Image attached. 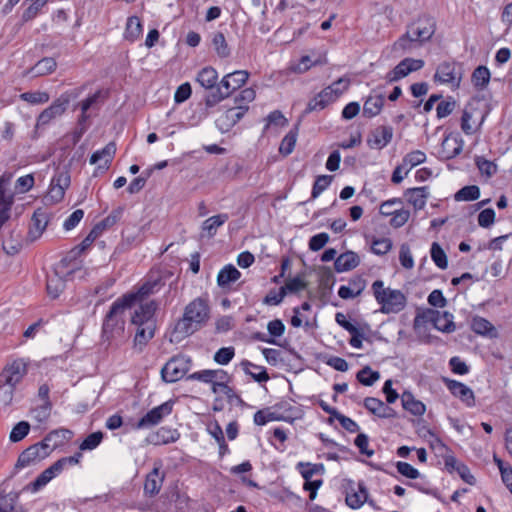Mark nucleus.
Returning <instances> with one entry per match:
<instances>
[{
	"instance_id": "f3484780",
	"label": "nucleus",
	"mask_w": 512,
	"mask_h": 512,
	"mask_svg": "<svg viewBox=\"0 0 512 512\" xmlns=\"http://www.w3.org/2000/svg\"><path fill=\"white\" fill-rule=\"evenodd\" d=\"M26 374V365L21 360L13 361L7 365L0 373V384L15 386L22 380Z\"/></svg>"
},
{
	"instance_id": "6e6d98bb",
	"label": "nucleus",
	"mask_w": 512,
	"mask_h": 512,
	"mask_svg": "<svg viewBox=\"0 0 512 512\" xmlns=\"http://www.w3.org/2000/svg\"><path fill=\"white\" fill-rule=\"evenodd\" d=\"M392 248V241L389 238H378L372 241L371 250L376 255H385Z\"/></svg>"
},
{
	"instance_id": "4be33fe9",
	"label": "nucleus",
	"mask_w": 512,
	"mask_h": 512,
	"mask_svg": "<svg viewBox=\"0 0 512 512\" xmlns=\"http://www.w3.org/2000/svg\"><path fill=\"white\" fill-rule=\"evenodd\" d=\"M385 103V96L382 93H376L375 90L366 98L363 104V116L373 118L380 114Z\"/></svg>"
},
{
	"instance_id": "6e6552de",
	"label": "nucleus",
	"mask_w": 512,
	"mask_h": 512,
	"mask_svg": "<svg viewBox=\"0 0 512 512\" xmlns=\"http://www.w3.org/2000/svg\"><path fill=\"white\" fill-rule=\"evenodd\" d=\"M427 322H431L434 328L445 333L454 332L456 328L453 322V315L447 311L440 312L433 309H426L422 313H417L413 321V326L417 329Z\"/></svg>"
},
{
	"instance_id": "f257e3e1",
	"label": "nucleus",
	"mask_w": 512,
	"mask_h": 512,
	"mask_svg": "<svg viewBox=\"0 0 512 512\" xmlns=\"http://www.w3.org/2000/svg\"><path fill=\"white\" fill-rule=\"evenodd\" d=\"M133 296H121L116 299L102 323L101 341L107 347L121 345L125 339V312L131 308Z\"/></svg>"
},
{
	"instance_id": "c03bdc74",
	"label": "nucleus",
	"mask_w": 512,
	"mask_h": 512,
	"mask_svg": "<svg viewBox=\"0 0 512 512\" xmlns=\"http://www.w3.org/2000/svg\"><path fill=\"white\" fill-rule=\"evenodd\" d=\"M82 457V454L80 452H77L73 456L69 457H62L58 459L56 462H54L51 465L52 470L54 471L55 475L57 476L60 474L67 466H73L79 463L80 458Z\"/></svg>"
},
{
	"instance_id": "8fccbe9b",
	"label": "nucleus",
	"mask_w": 512,
	"mask_h": 512,
	"mask_svg": "<svg viewBox=\"0 0 512 512\" xmlns=\"http://www.w3.org/2000/svg\"><path fill=\"white\" fill-rule=\"evenodd\" d=\"M29 431L30 424L26 421H21L13 427L9 439L14 443L19 442L28 435Z\"/></svg>"
},
{
	"instance_id": "1a4fd4ad",
	"label": "nucleus",
	"mask_w": 512,
	"mask_h": 512,
	"mask_svg": "<svg viewBox=\"0 0 512 512\" xmlns=\"http://www.w3.org/2000/svg\"><path fill=\"white\" fill-rule=\"evenodd\" d=\"M191 359L185 355L172 357L161 369L162 379L167 383H173L182 379L189 371Z\"/></svg>"
},
{
	"instance_id": "412c9836",
	"label": "nucleus",
	"mask_w": 512,
	"mask_h": 512,
	"mask_svg": "<svg viewBox=\"0 0 512 512\" xmlns=\"http://www.w3.org/2000/svg\"><path fill=\"white\" fill-rule=\"evenodd\" d=\"M364 407L379 418H395L396 411L383 401L375 397H366L363 402Z\"/></svg>"
},
{
	"instance_id": "0eeeda50",
	"label": "nucleus",
	"mask_w": 512,
	"mask_h": 512,
	"mask_svg": "<svg viewBox=\"0 0 512 512\" xmlns=\"http://www.w3.org/2000/svg\"><path fill=\"white\" fill-rule=\"evenodd\" d=\"M84 87L74 88L61 94L53 103L44 109L37 117L35 129L48 125L52 120L64 114L71 100L76 99Z\"/></svg>"
},
{
	"instance_id": "774afa93",
	"label": "nucleus",
	"mask_w": 512,
	"mask_h": 512,
	"mask_svg": "<svg viewBox=\"0 0 512 512\" xmlns=\"http://www.w3.org/2000/svg\"><path fill=\"white\" fill-rule=\"evenodd\" d=\"M495 221V212L492 208L482 210L478 215V224L483 228L490 227Z\"/></svg>"
},
{
	"instance_id": "423d86ee",
	"label": "nucleus",
	"mask_w": 512,
	"mask_h": 512,
	"mask_svg": "<svg viewBox=\"0 0 512 512\" xmlns=\"http://www.w3.org/2000/svg\"><path fill=\"white\" fill-rule=\"evenodd\" d=\"M371 288L377 303L381 306V313H399L405 308L407 299L402 291L385 288L382 280L374 281Z\"/></svg>"
},
{
	"instance_id": "5fc2aeb1",
	"label": "nucleus",
	"mask_w": 512,
	"mask_h": 512,
	"mask_svg": "<svg viewBox=\"0 0 512 512\" xmlns=\"http://www.w3.org/2000/svg\"><path fill=\"white\" fill-rule=\"evenodd\" d=\"M122 213H123V208L118 207L117 209L113 210L106 218H104L102 221H100L96 225L99 226L100 230L103 232L104 230L115 225L120 220Z\"/></svg>"
},
{
	"instance_id": "69168bd1",
	"label": "nucleus",
	"mask_w": 512,
	"mask_h": 512,
	"mask_svg": "<svg viewBox=\"0 0 512 512\" xmlns=\"http://www.w3.org/2000/svg\"><path fill=\"white\" fill-rule=\"evenodd\" d=\"M329 241V235L325 232L312 236L309 240V249L311 251L321 250Z\"/></svg>"
},
{
	"instance_id": "052dcab7",
	"label": "nucleus",
	"mask_w": 512,
	"mask_h": 512,
	"mask_svg": "<svg viewBox=\"0 0 512 512\" xmlns=\"http://www.w3.org/2000/svg\"><path fill=\"white\" fill-rule=\"evenodd\" d=\"M390 216H392L390 225L394 228H400L408 221L410 212L405 209H398L394 210Z\"/></svg>"
},
{
	"instance_id": "a211bd4d",
	"label": "nucleus",
	"mask_w": 512,
	"mask_h": 512,
	"mask_svg": "<svg viewBox=\"0 0 512 512\" xmlns=\"http://www.w3.org/2000/svg\"><path fill=\"white\" fill-rule=\"evenodd\" d=\"M393 137V128L391 126H378L371 131L367 139L369 147L374 149H382L388 145Z\"/></svg>"
},
{
	"instance_id": "6ab92c4d",
	"label": "nucleus",
	"mask_w": 512,
	"mask_h": 512,
	"mask_svg": "<svg viewBox=\"0 0 512 512\" xmlns=\"http://www.w3.org/2000/svg\"><path fill=\"white\" fill-rule=\"evenodd\" d=\"M241 277L240 271L232 264L225 265L217 275V284L224 293L233 290L232 284Z\"/></svg>"
},
{
	"instance_id": "2eb2a0df",
	"label": "nucleus",
	"mask_w": 512,
	"mask_h": 512,
	"mask_svg": "<svg viewBox=\"0 0 512 512\" xmlns=\"http://www.w3.org/2000/svg\"><path fill=\"white\" fill-rule=\"evenodd\" d=\"M71 177L66 169H57L50 183L48 196L54 202H60L65 195V190L70 186Z\"/></svg>"
},
{
	"instance_id": "4d7b16f0",
	"label": "nucleus",
	"mask_w": 512,
	"mask_h": 512,
	"mask_svg": "<svg viewBox=\"0 0 512 512\" xmlns=\"http://www.w3.org/2000/svg\"><path fill=\"white\" fill-rule=\"evenodd\" d=\"M399 261L402 267L405 269H412L414 266V260L410 251V247L406 243L400 246Z\"/></svg>"
},
{
	"instance_id": "dca6fc26",
	"label": "nucleus",
	"mask_w": 512,
	"mask_h": 512,
	"mask_svg": "<svg viewBox=\"0 0 512 512\" xmlns=\"http://www.w3.org/2000/svg\"><path fill=\"white\" fill-rule=\"evenodd\" d=\"M443 382L450 393L458 398L463 404L471 408L475 406V395L472 389L462 382L443 378Z\"/></svg>"
},
{
	"instance_id": "c85d7f7f",
	"label": "nucleus",
	"mask_w": 512,
	"mask_h": 512,
	"mask_svg": "<svg viewBox=\"0 0 512 512\" xmlns=\"http://www.w3.org/2000/svg\"><path fill=\"white\" fill-rule=\"evenodd\" d=\"M471 329L479 335L487 336L489 338H496L498 336V332L493 324L487 319L475 316L472 319Z\"/></svg>"
},
{
	"instance_id": "f03ea898",
	"label": "nucleus",
	"mask_w": 512,
	"mask_h": 512,
	"mask_svg": "<svg viewBox=\"0 0 512 512\" xmlns=\"http://www.w3.org/2000/svg\"><path fill=\"white\" fill-rule=\"evenodd\" d=\"M71 434L70 430L64 428L49 432L42 441L29 446L19 455L15 469H22L45 459L64 440L69 439Z\"/></svg>"
},
{
	"instance_id": "680f3d73",
	"label": "nucleus",
	"mask_w": 512,
	"mask_h": 512,
	"mask_svg": "<svg viewBox=\"0 0 512 512\" xmlns=\"http://www.w3.org/2000/svg\"><path fill=\"white\" fill-rule=\"evenodd\" d=\"M307 286L306 282L301 279L300 277H294L292 279H289L284 286L281 287V289H284L285 295L289 293H297L303 289H305Z\"/></svg>"
},
{
	"instance_id": "c756f323",
	"label": "nucleus",
	"mask_w": 512,
	"mask_h": 512,
	"mask_svg": "<svg viewBox=\"0 0 512 512\" xmlns=\"http://www.w3.org/2000/svg\"><path fill=\"white\" fill-rule=\"evenodd\" d=\"M47 225V217L45 213L34 212L29 227L28 237L31 241L38 239Z\"/></svg>"
},
{
	"instance_id": "f8f14e48",
	"label": "nucleus",
	"mask_w": 512,
	"mask_h": 512,
	"mask_svg": "<svg viewBox=\"0 0 512 512\" xmlns=\"http://www.w3.org/2000/svg\"><path fill=\"white\" fill-rule=\"evenodd\" d=\"M173 409V402L166 401L163 404L154 407L141 417L134 425L136 429H148L159 424L165 416H168Z\"/></svg>"
},
{
	"instance_id": "a19ab883",
	"label": "nucleus",
	"mask_w": 512,
	"mask_h": 512,
	"mask_svg": "<svg viewBox=\"0 0 512 512\" xmlns=\"http://www.w3.org/2000/svg\"><path fill=\"white\" fill-rule=\"evenodd\" d=\"M211 40L214 50L220 58H227L230 56L231 51L222 32L213 33Z\"/></svg>"
},
{
	"instance_id": "ddd939ff",
	"label": "nucleus",
	"mask_w": 512,
	"mask_h": 512,
	"mask_svg": "<svg viewBox=\"0 0 512 512\" xmlns=\"http://www.w3.org/2000/svg\"><path fill=\"white\" fill-rule=\"evenodd\" d=\"M249 107L246 105L235 106L227 109L216 119V126L222 132H229L247 113Z\"/></svg>"
},
{
	"instance_id": "aec40b11",
	"label": "nucleus",
	"mask_w": 512,
	"mask_h": 512,
	"mask_svg": "<svg viewBox=\"0 0 512 512\" xmlns=\"http://www.w3.org/2000/svg\"><path fill=\"white\" fill-rule=\"evenodd\" d=\"M165 473L161 471V466H155L146 476L144 483V493L150 497L157 495L163 485Z\"/></svg>"
},
{
	"instance_id": "603ef678",
	"label": "nucleus",
	"mask_w": 512,
	"mask_h": 512,
	"mask_svg": "<svg viewBox=\"0 0 512 512\" xmlns=\"http://www.w3.org/2000/svg\"><path fill=\"white\" fill-rule=\"evenodd\" d=\"M103 433L101 431H96L89 434L83 442L80 444V450H93L95 449L103 440Z\"/></svg>"
},
{
	"instance_id": "09e8293b",
	"label": "nucleus",
	"mask_w": 512,
	"mask_h": 512,
	"mask_svg": "<svg viewBox=\"0 0 512 512\" xmlns=\"http://www.w3.org/2000/svg\"><path fill=\"white\" fill-rule=\"evenodd\" d=\"M333 176L331 175H320L315 179L313 184L311 198L316 199L325 189L328 188L332 182Z\"/></svg>"
},
{
	"instance_id": "b1692460",
	"label": "nucleus",
	"mask_w": 512,
	"mask_h": 512,
	"mask_svg": "<svg viewBox=\"0 0 512 512\" xmlns=\"http://www.w3.org/2000/svg\"><path fill=\"white\" fill-rule=\"evenodd\" d=\"M404 196L415 210H421L425 207L429 196L428 187L409 188L404 192Z\"/></svg>"
},
{
	"instance_id": "79ce46f5",
	"label": "nucleus",
	"mask_w": 512,
	"mask_h": 512,
	"mask_svg": "<svg viewBox=\"0 0 512 512\" xmlns=\"http://www.w3.org/2000/svg\"><path fill=\"white\" fill-rule=\"evenodd\" d=\"M297 469L305 481L311 480L314 474L324 472L323 464H312L309 462H299Z\"/></svg>"
},
{
	"instance_id": "ea45409f",
	"label": "nucleus",
	"mask_w": 512,
	"mask_h": 512,
	"mask_svg": "<svg viewBox=\"0 0 512 512\" xmlns=\"http://www.w3.org/2000/svg\"><path fill=\"white\" fill-rule=\"evenodd\" d=\"M228 218V214H218L212 216L203 222L202 230L207 232L208 237H213L216 234L217 229L223 225L228 220Z\"/></svg>"
},
{
	"instance_id": "20e7f679",
	"label": "nucleus",
	"mask_w": 512,
	"mask_h": 512,
	"mask_svg": "<svg viewBox=\"0 0 512 512\" xmlns=\"http://www.w3.org/2000/svg\"><path fill=\"white\" fill-rule=\"evenodd\" d=\"M436 31V21L432 16L421 15L416 21L411 23L405 34H403L395 43V50H411L416 43L422 45L429 41Z\"/></svg>"
},
{
	"instance_id": "4c0bfd02",
	"label": "nucleus",
	"mask_w": 512,
	"mask_h": 512,
	"mask_svg": "<svg viewBox=\"0 0 512 512\" xmlns=\"http://www.w3.org/2000/svg\"><path fill=\"white\" fill-rule=\"evenodd\" d=\"M55 473L52 470L51 466L45 469L33 482H30L24 490H28L31 492H37L45 487L54 477Z\"/></svg>"
},
{
	"instance_id": "393cba45",
	"label": "nucleus",
	"mask_w": 512,
	"mask_h": 512,
	"mask_svg": "<svg viewBox=\"0 0 512 512\" xmlns=\"http://www.w3.org/2000/svg\"><path fill=\"white\" fill-rule=\"evenodd\" d=\"M360 264V258L353 251H346L340 254L334 261L336 272L342 273L356 268Z\"/></svg>"
},
{
	"instance_id": "7c9ffc66",
	"label": "nucleus",
	"mask_w": 512,
	"mask_h": 512,
	"mask_svg": "<svg viewBox=\"0 0 512 512\" xmlns=\"http://www.w3.org/2000/svg\"><path fill=\"white\" fill-rule=\"evenodd\" d=\"M241 366L244 372L250 375L253 378V380L258 383L267 382L270 378L267 373V370L263 366L253 364L248 360H243L241 362Z\"/></svg>"
},
{
	"instance_id": "2f4dec72",
	"label": "nucleus",
	"mask_w": 512,
	"mask_h": 512,
	"mask_svg": "<svg viewBox=\"0 0 512 512\" xmlns=\"http://www.w3.org/2000/svg\"><path fill=\"white\" fill-rule=\"evenodd\" d=\"M66 282L57 271L47 277L46 289L49 296L57 298L65 289Z\"/></svg>"
},
{
	"instance_id": "bb28decb",
	"label": "nucleus",
	"mask_w": 512,
	"mask_h": 512,
	"mask_svg": "<svg viewBox=\"0 0 512 512\" xmlns=\"http://www.w3.org/2000/svg\"><path fill=\"white\" fill-rule=\"evenodd\" d=\"M160 286V280L147 281L136 292L127 293L123 296H133L131 301V308H133L137 303L143 302L146 297L158 291Z\"/></svg>"
},
{
	"instance_id": "39448f33",
	"label": "nucleus",
	"mask_w": 512,
	"mask_h": 512,
	"mask_svg": "<svg viewBox=\"0 0 512 512\" xmlns=\"http://www.w3.org/2000/svg\"><path fill=\"white\" fill-rule=\"evenodd\" d=\"M248 78L249 73L245 70H237L225 75L216 89L205 96V106L207 108L216 106L233 92L240 89L247 82Z\"/></svg>"
},
{
	"instance_id": "3c124183",
	"label": "nucleus",
	"mask_w": 512,
	"mask_h": 512,
	"mask_svg": "<svg viewBox=\"0 0 512 512\" xmlns=\"http://www.w3.org/2000/svg\"><path fill=\"white\" fill-rule=\"evenodd\" d=\"M475 164L479 171L487 177H491L497 172V165L482 156L475 157Z\"/></svg>"
},
{
	"instance_id": "4468645a",
	"label": "nucleus",
	"mask_w": 512,
	"mask_h": 512,
	"mask_svg": "<svg viewBox=\"0 0 512 512\" xmlns=\"http://www.w3.org/2000/svg\"><path fill=\"white\" fill-rule=\"evenodd\" d=\"M423 66L424 61L421 59L405 58L388 72L385 78L389 83L397 82L411 72L420 70Z\"/></svg>"
},
{
	"instance_id": "bf43d9fd",
	"label": "nucleus",
	"mask_w": 512,
	"mask_h": 512,
	"mask_svg": "<svg viewBox=\"0 0 512 512\" xmlns=\"http://www.w3.org/2000/svg\"><path fill=\"white\" fill-rule=\"evenodd\" d=\"M50 388L47 384H42L38 389V396L41 398L44 403L40 406L41 411L44 416H48L52 407V403L49 399Z\"/></svg>"
},
{
	"instance_id": "72a5a7b5",
	"label": "nucleus",
	"mask_w": 512,
	"mask_h": 512,
	"mask_svg": "<svg viewBox=\"0 0 512 512\" xmlns=\"http://www.w3.org/2000/svg\"><path fill=\"white\" fill-rule=\"evenodd\" d=\"M401 400L403 408L415 416H422L426 411L425 405L416 400L410 392H404Z\"/></svg>"
},
{
	"instance_id": "de8ad7c7",
	"label": "nucleus",
	"mask_w": 512,
	"mask_h": 512,
	"mask_svg": "<svg viewBox=\"0 0 512 512\" xmlns=\"http://www.w3.org/2000/svg\"><path fill=\"white\" fill-rule=\"evenodd\" d=\"M20 98L30 104L37 105L47 103L50 96L47 92L35 91L22 93Z\"/></svg>"
},
{
	"instance_id": "9d476101",
	"label": "nucleus",
	"mask_w": 512,
	"mask_h": 512,
	"mask_svg": "<svg viewBox=\"0 0 512 512\" xmlns=\"http://www.w3.org/2000/svg\"><path fill=\"white\" fill-rule=\"evenodd\" d=\"M139 307L134 310L131 316V323L135 326H157L156 311L159 304L155 300L145 303H139Z\"/></svg>"
},
{
	"instance_id": "e2e57ef3",
	"label": "nucleus",
	"mask_w": 512,
	"mask_h": 512,
	"mask_svg": "<svg viewBox=\"0 0 512 512\" xmlns=\"http://www.w3.org/2000/svg\"><path fill=\"white\" fill-rule=\"evenodd\" d=\"M256 97V92L253 88H245L242 91H240L239 94L236 95L234 101L236 106L240 105H246L248 106L249 103L254 101Z\"/></svg>"
},
{
	"instance_id": "58836bf2",
	"label": "nucleus",
	"mask_w": 512,
	"mask_h": 512,
	"mask_svg": "<svg viewBox=\"0 0 512 512\" xmlns=\"http://www.w3.org/2000/svg\"><path fill=\"white\" fill-rule=\"evenodd\" d=\"M298 127H299V123H297L295 125V127L292 130H290L285 135V137L282 139L280 147H279V152L282 155L288 156L293 152V150L295 148L296 141H297Z\"/></svg>"
},
{
	"instance_id": "0e129e2a",
	"label": "nucleus",
	"mask_w": 512,
	"mask_h": 512,
	"mask_svg": "<svg viewBox=\"0 0 512 512\" xmlns=\"http://www.w3.org/2000/svg\"><path fill=\"white\" fill-rule=\"evenodd\" d=\"M214 375V370L206 369L190 374L188 376V379L197 380L203 383H209L213 386V383L216 382Z\"/></svg>"
},
{
	"instance_id": "7ed1b4c3",
	"label": "nucleus",
	"mask_w": 512,
	"mask_h": 512,
	"mask_svg": "<svg viewBox=\"0 0 512 512\" xmlns=\"http://www.w3.org/2000/svg\"><path fill=\"white\" fill-rule=\"evenodd\" d=\"M210 308L204 298H196L186 307L183 317L178 320L173 334L179 338L187 337L197 331L209 319Z\"/></svg>"
},
{
	"instance_id": "473e14b6",
	"label": "nucleus",
	"mask_w": 512,
	"mask_h": 512,
	"mask_svg": "<svg viewBox=\"0 0 512 512\" xmlns=\"http://www.w3.org/2000/svg\"><path fill=\"white\" fill-rule=\"evenodd\" d=\"M102 231L100 227L95 225L89 234L83 239V241L69 252L70 259L76 258L86 249H88L92 243L101 235Z\"/></svg>"
},
{
	"instance_id": "cd10ccee",
	"label": "nucleus",
	"mask_w": 512,
	"mask_h": 512,
	"mask_svg": "<svg viewBox=\"0 0 512 512\" xmlns=\"http://www.w3.org/2000/svg\"><path fill=\"white\" fill-rule=\"evenodd\" d=\"M196 81L206 90L214 91L218 86V72L215 68L206 66L197 73Z\"/></svg>"
},
{
	"instance_id": "c9c22d12",
	"label": "nucleus",
	"mask_w": 512,
	"mask_h": 512,
	"mask_svg": "<svg viewBox=\"0 0 512 512\" xmlns=\"http://www.w3.org/2000/svg\"><path fill=\"white\" fill-rule=\"evenodd\" d=\"M57 67L56 60L52 57H44L39 60L31 69L33 76H44L51 74Z\"/></svg>"
},
{
	"instance_id": "a878e982",
	"label": "nucleus",
	"mask_w": 512,
	"mask_h": 512,
	"mask_svg": "<svg viewBox=\"0 0 512 512\" xmlns=\"http://www.w3.org/2000/svg\"><path fill=\"white\" fill-rule=\"evenodd\" d=\"M157 326H137L133 340V348L138 352H143L149 341L155 336Z\"/></svg>"
},
{
	"instance_id": "9b49d317",
	"label": "nucleus",
	"mask_w": 512,
	"mask_h": 512,
	"mask_svg": "<svg viewBox=\"0 0 512 512\" xmlns=\"http://www.w3.org/2000/svg\"><path fill=\"white\" fill-rule=\"evenodd\" d=\"M433 78L435 82L449 84L453 88H459L462 80V73L457 71L456 62L444 61L438 65Z\"/></svg>"
},
{
	"instance_id": "338daca9",
	"label": "nucleus",
	"mask_w": 512,
	"mask_h": 512,
	"mask_svg": "<svg viewBox=\"0 0 512 512\" xmlns=\"http://www.w3.org/2000/svg\"><path fill=\"white\" fill-rule=\"evenodd\" d=\"M396 468L398 473L409 479H416L420 476L419 471L407 462H397Z\"/></svg>"
},
{
	"instance_id": "f704fd0d",
	"label": "nucleus",
	"mask_w": 512,
	"mask_h": 512,
	"mask_svg": "<svg viewBox=\"0 0 512 512\" xmlns=\"http://www.w3.org/2000/svg\"><path fill=\"white\" fill-rule=\"evenodd\" d=\"M490 71L486 66L480 65L472 73L471 81L476 90H484L490 82Z\"/></svg>"
},
{
	"instance_id": "a18cd8bd",
	"label": "nucleus",
	"mask_w": 512,
	"mask_h": 512,
	"mask_svg": "<svg viewBox=\"0 0 512 512\" xmlns=\"http://www.w3.org/2000/svg\"><path fill=\"white\" fill-rule=\"evenodd\" d=\"M379 378V372L373 371L369 366H365L356 374V379L364 386H372Z\"/></svg>"
},
{
	"instance_id": "e433bc0d",
	"label": "nucleus",
	"mask_w": 512,
	"mask_h": 512,
	"mask_svg": "<svg viewBox=\"0 0 512 512\" xmlns=\"http://www.w3.org/2000/svg\"><path fill=\"white\" fill-rule=\"evenodd\" d=\"M142 24L140 18L131 16L127 19L124 37L130 42L136 41L142 35Z\"/></svg>"
},
{
	"instance_id": "49530a36",
	"label": "nucleus",
	"mask_w": 512,
	"mask_h": 512,
	"mask_svg": "<svg viewBox=\"0 0 512 512\" xmlns=\"http://www.w3.org/2000/svg\"><path fill=\"white\" fill-rule=\"evenodd\" d=\"M431 258L435 265L440 269H446L448 266L447 256L442 247L437 243L433 242L430 250Z\"/></svg>"
},
{
	"instance_id": "5701e85b",
	"label": "nucleus",
	"mask_w": 512,
	"mask_h": 512,
	"mask_svg": "<svg viewBox=\"0 0 512 512\" xmlns=\"http://www.w3.org/2000/svg\"><path fill=\"white\" fill-rule=\"evenodd\" d=\"M116 143L114 141L109 142L103 149L94 152L90 157V163L96 164L100 160H104L103 165H99L98 169L107 170L109 169L114 156L116 154Z\"/></svg>"
},
{
	"instance_id": "37998d69",
	"label": "nucleus",
	"mask_w": 512,
	"mask_h": 512,
	"mask_svg": "<svg viewBox=\"0 0 512 512\" xmlns=\"http://www.w3.org/2000/svg\"><path fill=\"white\" fill-rule=\"evenodd\" d=\"M479 196V187L476 185H468L458 190L454 195V199L456 201H473L478 199Z\"/></svg>"
},
{
	"instance_id": "13d9d810",
	"label": "nucleus",
	"mask_w": 512,
	"mask_h": 512,
	"mask_svg": "<svg viewBox=\"0 0 512 512\" xmlns=\"http://www.w3.org/2000/svg\"><path fill=\"white\" fill-rule=\"evenodd\" d=\"M234 355L235 349L233 347H223L214 354V361L220 365H227Z\"/></svg>"
},
{
	"instance_id": "864d4df0",
	"label": "nucleus",
	"mask_w": 512,
	"mask_h": 512,
	"mask_svg": "<svg viewBox=\"0 0 512 512\" xmlns=\"http://www.w3.org/2000/svg\"><path fill=\"white\" fill-rule=\"evenodd\" d=\"M46 4H43L41 0L31 2L30 5L22 13L21 19L23 22H29L37 17L40 11Z\"/></svg>"
}]
</instances>
